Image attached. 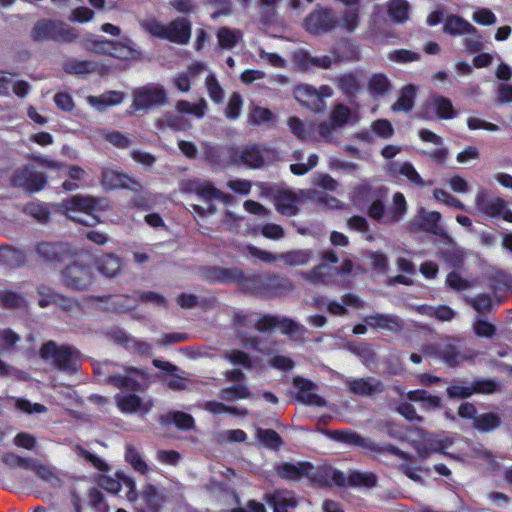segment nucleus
Listing matches in <instances>:
<instances>
[{"label": "nucleus", "instance_id": "f257e3e1", "mask_svg": "<svg viewBox=\"0 0 512 512\" xmlns=\"http://www.w3.org/2000/svg\"><path fill=\"white\" fill-rule=\"evenodd\" d=\"M61 207L73 221L86 226H93L99 222L96 212L106 209L107 204L91 196L77 195L63 200Z\"/></svg>", "mask_w": 512, "mask_h": 512}, {"label": "nucleus", "instance_id": "f03ea898", "mask_svg": "<svg viewBox=\"0 0 512 512\" xmlns=\"http://www.w3.org/2000/svg\"><path fill=\"white\" fill-rule=\"evenodd\" d=\"M168 103L167 93L163 86L149 84L138 87L132 92L131 109L134 112L149 113Z\"/></svg>", "mask_w": 512, "mask_h": 512}, {"label": "nucleus", "instance_id": "7ed1b4c3", "mask_svg": "<svg viewBox=\"0 0 512 512\" xmlns=\"http://www.w3.org/2000/svg\"><path fill=\"white\" fill-rule=\"evenodd\" d=\"M474 205L478 213L489 218L501 217L504 221L512 223V210L508 209L507 202L483 187H479L474 196Z\"/></svg>", "mask_w": 512, "mask_h": 512}, {"label": "nucleus", "instance_id": "20e7f679", "mask_svg": "<svg viewBox=\"0 0 512 512\" xmlns=\"http://www.w3.org/2000/svg\"><path fill=\"white\" fill-rule=\"evenodd\" d=\"M32 33L33 38L39 41L52 40L69 43L78 38V33L75 28L64 22L48 19L36 22L32 29Z\"/></svg>", "mask_w": 512, "mask_h": 512}, {"label": "nucleus", "instance_id": "39448f33", "mask_svg": "<svg viewBox=\"0 0 512 512\" xmlns=\"http://www.w3.org/2000/svg\"><path fill=\"white\" fill-rule=\"evenodd\" d=\"M40 355L60 370L75 371L77 368L78 353L69 346H58L55 342H48L42 346Z\"/></svg>", "mask_w": 512, "mask_h": 512}, {"label": "nucleus", "instance_id": "423d86ee", "mask_svg": "<svg viewBox=\"0 0 512 512\" xmlns=\"http://www.w3.org/2000/svg\"><path fill=\"white\" fill-rule=\"evenodd\" d=\"M293 95L301 106L321 112L325 108L323 99L332 97L333 92L329 86L325 85L316 89L309 84H300L295 87Z\"/></svg>", "mask_w": 512, "mask_h": 512}, {"label": "nucleus", "instance_id": "0eeeda50", "mask_svg": "<svg viewBox=\"0 0 512 512\" xmlns=\"http://www.w3.org/2000/svg\"><path fill=\"white\" fill-rule=\"evenodd\" d=\"M117 408L125 414H148L154 403L150 398L140 397L134 393L120 392L114 397Z\"/></svg>", "mask_w": 512, "mask_h": 512}, {"label": "nucleus", "instance_id": "6e6552de", "mask_svg": "<svg viewBox=\"0 0 512 512\" xmlns=\"http://www.w3.org/2000/svg\"><path fill=\"white\" fill-rule=\"evenodd\" d=\"M229 165H244L249 168H260L264 164V158L258 147L248 145L232 149L229 153Z\"/></svg>", "mask_w": 512, "mask_h": 512}, {"label": "nucleus", "instance_id": "1a4fd4ad", "mask_svg": "<svg viewBox=\"0 0 512 512\" xmlns=\"http://www.w3.org/2000/svg\"><path fill=\"white\" fill-rule=\"evenodd\" d=\"M102 186L107 190L126 188L131 190L140 189L137 181L113 167L102 169Z\"/></svg>", "mask_w": 512, "mask_h": 512}, {"label": "nucleus", "instance_id": "9d476101", "mask_svg": "<svg viewBox=\"0 0 512 512\" xmlns=\"http://www.w3.org/2000/svg\"><path fill=\"white\" fill-rule=\"evenodd\" d=\"M64 282L74 289H86L93 281L91 270L82 264L74 263L63 271Z\"/></svg>", "mask_w": 512, "mask_h": 512}, {"label": "nucleus", "instance_id": "9b49d317", "mask_svg": "<svg viewBox=\"0 0 512 512\" xmlns=\"http://www.w3.org/2000/svg\"><path fill=\"white\" fill-rule=\"evenodd\" d=\"M264 500L272 507L273 512H289V509H295L300 501L292 491L286 489L267 492Z\"/></svg>", "mask_w": 512, "mask_h": 512}, {"label": "nucleus", "instance_id": "f8f14e48", "mask_svg": "<svg viewBox=\"0 0 512 512\" xmlns=\"http://www.w3.org/2000/svg\"><path fill=\"white\" fill-rule=\"evenodd\" d=\"M180 191L185 194L195 193L204 200H214L221 196V191L216 189L209 181L201 179H187L180 183Z\"/></svg>", "mask_w": 512, "mask_h": 512}, {"label": "nucleus", "instance_id": "ddd939ff", "mask_svg": "<svg viewBox=\"0 0 512 512\" xmlns=\"http://www.w3.org/2000/svg\"><path fill=\"white\" fill-rule=\"evenodd\" d=\"M305 26L312 33L327 32L337 26V20L329 10H316L307 16Z\"/></svg>", "mask_w": 512, "mask_h": 512}, {"label": "nucleus", "instance_id": "4468645a", "mask_svg": "<svg viewBox=\"0 0 512 512\" xmlns=\"http://www.w3.org/2000/svg\"><path fill=\"white\" fill-rule=\"evenodd\" d=\"M330 439L350 446L361 447L365 450L378 451V446L374 442L363 438L358 433L351 430H335L325 432Z\"/></svg>", "mask_w": 512, "mask_h": 512}, {"label": "nucleus", "instance_id": "2eb2a0df", "mask_svg": "<svg viewBox=\"0 0 512 512\" xmlns=\"http://www.w3.org/2000/svg\"><path fill=\"white\" fill-rule=\"evenodd\" d=\"M153 363L157 368L167 373V376L163 380L167 387L174 391H180L187 388L189 380L184 376L185 373L183 371L180 372L177 366L170 362L158 359H155Z\"/></svg>", "mask_w": 512, "mask_h": 512}, {"label": "nucleus", "instance_id": "dca6fc26", "mask_svg": "<svg viewBox=\"0 0 512 512\" xmlns=\"http://www.w3.org/2000/svg\"><path fill=\"white\" fill-rule=\"evenodd\" d=\"M167 40L177 44H186L191 37V25L185 18H176L167 24Z\"/></svg>", "mask_w": 512, "mask_h": 512}, {"label": "nucleus", "instance_id": "f3484780", "mask_svg": "<svg viewBox=\"0 0 512 512\" xmlns=\"http://www.w3.org/2000/svg\"><path fill=\"white\" fill-rule=\"evenodd\" d=\"M243 378L244 373L239 368H233L230 371L226 370V381L236 382L234 385L226 386V400H239L249 396L247 387L241 382Z\"/></svg>", "mask_w": 512, "mask_h": 512}, {"label": "nucleus", "instance_id": "a211bd4d", "mask_svg": "<svg viewBox=\"0 0 512 512\" xmlns=\"http://www.w3.org/2000/svg\"><path fill=\"white\" fill-rule=\"evenodd\" d=\"M139 378L142 373L134 368L124 369L122 373H113L108 376V382L118 388L135 390L140 386Z\"/></svg>", "mask_w": 512, "mask_h": 512}, {"label": "nucleus", "instance_id": "6ab92c4d", "mask_svg": "<svg viewBox=\"0 0 512 512\" xmlns=\"http://www.w3.org/2000/svg\"><path fill=\"white\" fill-rule=\"evenodd\" d=\"M113 49L110 50L109 55L120 60H129L141 58L140 50L135 47L134 41L129 37H122L119 41H112Z\"/></svg>", "mask_w": 512, "mask_h": 512}, {"label": "nucleus", "instance_id": "aec40b11", "mask_svg": "<svg viewBox=\"0 0 512 512\" xmlns=\"http://www.w3.org/2000/svg\"><path fill=\"white\" fill-rule=\"evenodd\" d=\"M364 321L371 328L391 332L398 331L402 326L401 320L397 316L388 314L370 315L365 317Z\"/></svg>", "mask_w": 512, "mask_h": 512}, {"label": "nucleus", "instance_id": "412c9836", "mask_svg": "<svg viewBox=\"0 0 512 512\" xmlns=\"http://www.w3.org/2000/svg\"><path fill=\"white\" fill-rule=\"evenodd\" d=\"M312 468V465L308 462L282 463L277 468V474L283 479L294 481L309 475Z\"/></svg>", "mask_w": 512, "mask_h": 512}, {"label": "nucleus", "instance_id": "4be33fe9", "mask_svg": "<svg viewBox=\"0 0 512 512\" xmlns=\"http://www.w3.org/2000/svg\"><path fill=\"white\" fill-rule=\"evenodd\" d=\"M441 220V214L436 211H426L424 208H420L417 215L418 226L426 231L433 234H440L442 232L439 222Z\"/></svg>", "mask_w": 512, "mask_h": 512}, {"label": "nucleus", "instance_id": "5701e85b", "mask_svg": "<svg viewBox=\"0 0 512 512\" xmlns=\"http://www.w3.org/2000/svg\"><path fill=\"white\" fill-rule=\"evenodd\" d=\"M124 100V95L118 91H110L104 93L98 97L89 96L87 97V102L90 106L94 107L99 111H103L108 107L117 106L121 104Z\"/></svg>", "mask_w": 512, "mask_h": 512}, {"label": "nucleus", "instance_id": "b1692460", "mask_svg": "<svg viewBox=\"0 0 512 512\" xmlns=\"http://www.w3.org/2000/svg\"><path fill=\"white\" fill-rule=\"evenodd\" d=\"M391 168L393 170L394 175H400L402 177H405L407 180H409L412 184L416 186L425 187L432 185V181L423 180L419 173L416 171V169L408 162L392 164Z\"/></svg>", "mask_w": 512, "mask_h": 512}, {"label": "nucleus", "instance_id": "393cba45", "mask_svg": "<svg viewBox=\"0 0 512 512\" xmlns=\"http://www.w3.org/2000/svg\"><path fill=\"white\" fill-rule=\"evenodd\" d=\"M428 107L438 116L440 119H452L456 116L452 101L444 96H433L429 101Z\"/></svg>", "mask_w": 512, "mask_h": 512}, {"label": "nucleus", "instance_id": "a878e982", "mask_svg": "<svg viewBox=\"0 0 512 512\" xmlns=\"http://www.w3.org/2000/svg\"><path fill=\"white\" fill-rule=\"evenodd\" d=\"M444 31L452 35L461 36L476 32V28L459 16L449 15L444 23Z\"/></svg>", "mask_w": 512, "mask_h": 512}, {"label": "nucleus", "instance_id": "bb28decb", "mask_svg": "<svg viewBox=\"0 0 512 512\" xmlns=\"http://www.w3.org/2000/svg\"><path fill=\"white\" fill-rule=\"evenodd\" d=\"M298 198L297 196L289 191L282 190L278 192L276 197V208L277 210L287 216H293L298 212Z\"/></svg>", "mask_w": 512, "mask_h": 512}, {"label": "nucleus", "instance_id": "cd10ccee", "mask_svg": "<svg viewBox=\"0 0 512 512\" xmlns=\"http://www.w3.org/2000/svg\"><path fill=\"white\" fill-rule=\"evenodd\" d=\"M407 212V202L404 195L397 192L393 195L392 204L386 211V224L397 223Z\"/></svg>", "mask_w": 512, "mask_h": 512}, {"label": "nucleus", "instance_id": "c85d7f7f", "mask_svg": "<svg viewBox=\"0 0 512 512\" xmlns=\"http://www.w3.org/2000/svg\"><path fill=\"white\" fill-rule=\"evenodd\" d=\"M391 90L389 79L381 73L373 74L367 83V91L373 98H379L388 94Z\"/></svg>", "mask_w": 512, "mask_h": 512}, {"label": "nucleus", "instance_id": "c756f323", "mask_svg": "<svg viewBox=\"0 0 512 512\" xmlns=\"http://www.w3.org/2000/svg\"><path fill=\"white\" fill-rule=\"evenodd\" d=\"M417 87L413 84H407L401 89V93L396 102L392 105L394 112H409L414 106V98Z\"/></svg>", "mask_w": 512, "mask_h": 512}, {"label": "nucleus", "instance_id": "7c9ffc66", "mask_svg": "<svg viewBox=\"0 0 512 512\" xmlns=\"http://www.w3.org/2000/svg\"><path fill=\"white\" fill-rule=\"evenodd\" d=\"M313 253L309 249H294L279 255L288 266L297 267L307 265L312 259Z\"/></svg>", "mask_w": 512, "mask_h": 512}, {"label": "nucleus", "instance_id": "2f4dec72", "mask_svg": "<svg viewBox=\"0 0 512 512\" xmlns=\"http://www.w3.org/2000/svg\"><path fill=\"white\" fill-rule=\"evenodd\" d=\"M349 389L360 396H371L382 391L380 382L363 378L350 381Z\"/></svg>", "mask_w": 512, "mask_h": 512}, {"label": "nucleus", "instance_id": "473e14b6", "mask_svg": "<svg viewBox=\"0 0 512 512\" xmlns=\"http://www.w3.org/2000/svg\"><path fill=\"white\" fill-rule=\"evenodd\" d=\"M502 421L497 413L487 412L477 416L472 426L479 432L488 433L500 427Z\"/></svg>", "mask_w": 512, "mask_h": 512}, {"label": "nucleus", "instance_id": "72a5a7b5", "mask_svg": "<svg viewBox=\"0 0 512 512\" xmlns=\"http://www.w3.org/2000/svg\"><path fill=\"white\" fill-rule=\"evenodd\" d=\"M37 252L48 261L62 260L68 253V248L63 244L41 243L37 247Z\"/></svg>", "mask_w": 512, "mask_h": 512}, {"label": "nucleus", "instance_id": "f704fd0d", "mask_svg": "<svg viewBox=\"0 0 512 512\" xmlns=\"http://www.w3.org/2000/svg\"><path fill=\"white\" fill-rule=\"evenodd\" d=\"M203 70L204 66L202 64H194L190 66L185 73L177 74L174 77V86L181 92H188L191 86V77L197 75Z\"/></svg>", "mask_w": 512, "mask_h": 512}, {"label": "nucleus", "instance_id": "c9c22d12", "mask_svg": "<svg viewBox=\"0 0 512 512\" xmlns=\"http://www.w3.org/2000/svg\"><path fill=\"white\" fill-rule=\"evenodd\" d=\"M141 28L155 38L167 40V24L155 19L146 18L139 22Z\"/></svg>", "mask_w": 512, "mask_h": 512}, {"label": "nucleus", "instance_id": "e433bc0d", "mask_svg": "<svg viewBox=\"0 0 512 512\" xmlns=\"http://www.w3.org/2000/svg\"><path fill=\"white\" fill-rule=\"evenodd\" d=\"M360 25L359 9H347L342 13L339 20H337V26L345 30L348 33L354 32Z\"/></svg>", "mask_w": 512, "mask_h": 512}, {"label": "nucleus", "instance_id": "4c0bfd02", "mask_svg": "<svg viewBox=\"0 0 512 512\" xmlns=\"http://www.w3.org/2000/svg\"><path fill=\"white\" fill-rule=\"evenodd\" d=\"M337 85L345 94L352 95L361 89V83L355 73H343L338 77Z\"/></svg>", "mask_w": 512, "mask_h": 512}, {"label": "nucleus", "instance_id": "58836bf2", "mask_svg": "<svg viewBox=\"0 0 512 512\" xmlns=\"http://www.w3.org/2000/svg\"><path fill=\"white\" fill-rule=\"evenodd\" d=\"M142 496L146 501L147 505L152 509L158 508L165 501L164 491L152 484L145 485L142 491Z\"/></svg>", "mask_w": 512, "mask_h": 512}, {"label": "nucleus", "instance_id": "ea45409f", "mask_svg": "<svg viewBox=\"0 0 512 512\" xmlns=\"http://www.w3.org/2000/svg\"><path fill=\"white\" fill-rule=\"evenodd\" d=\"M125 460L130 463L135 471L145 475L149 472V466L144 461L139 451L132 445L126 446Z\"/></svg>", "mask_w": 512, "mask_h": 512}, {"label": "nucleus", "instance_id": "a19ab883", "mask_svg": "<svg viewBox=\"0 0 512 512\" xmlns=\"http://www.w3.org/2000/svg\"><path fill=\"white\" fill-rule=\"evenodd\" d=\"M121 268L120 259L114 255L108 254L98 260V270L107 277H114Z\"/></svg>", "mask_w": 512, "mask_h": 512}, {"label": "nucleus", "instance_id": "79ce46f5", "mask_svg": "<svg viewBox=\"0 0 512 512\" xmlns=\"http://www.w3.org/2000/svg\"><path fill=\"white\" fill-rule=\"evenodd\" d=\"M351 486L372 488L377 485V476L373 472L355 471L348 477Z\"/></svg>", "mask_w": 512, "mask_h": 512}, {"label": "nucleus", "instance_id": "37998d69", "mask_svg": "<svg viewBox=\"0 0 512 512\" xmlns=\"http://www.w3.org/2000/svg\"><path fill=\"white\" fill-rule=\"evenodd\" d=\"M409 5L405 0H390L388 3V13L396 22H404L408 19Z\"/></svg>", "mask_w": 512, "mask_h": 512}, {"label": "nucleus", "instance_id": "c03bdc74", "mask_svg": "<svg viewBox=\"0 0 512 512\" xmlns=\"http://www.w3.org/2000/svg\"><path fill=\"white\" fill-rule=\"evenodd\" d=\"M1 462L9 468L20 467L30 469L35 466V460L31 458H23L14 453L8 452L1 456Z\"/></svg>", "mask_w": 512, "mask_h": 512}, {"label": "nucleus", "instance_id": "a18cd8bd", "mask_svg": "<svg viewBox=\"0 0 512 512\" xmlns=\"http://www.w3.org/2000/svg\"><path fill=\"white\" fill-rule=\"evenodd\" d=\"M64 68L68 73L87 74L96 70L97 66L88 60L71 59L66 62Z\"/></svg>", "mask_w": 512, "mask_h": 512}, {"label": "nucleus", "instance_id": "49530a36", "mask_svg": "<svg viewBox=\"0 0 512 512\" xmlns=\"http://www.w3.org/2000/svg\"><path fill=\"white\" fill-rule=\"evenodd\" d=\"M337 62V57L334 55H306L305 66H315L321 69H329Z\"/></svg>", "mask_w": 512, "mask_h": 512}, {"label": "nucleus", "instance_id": "de8ad7c7", "mask_svg": "<svg viewBox=\"0 0 512 512\" xmlns=\"http://www.w3.org/2000/svg\"><path fill=\"white\" fill-rule=\"evenodd\" d=\"M350 117V109L343 104L336 105L330 114V120L334 123V126H337L338 128L346 124Z\"/></svg>", "mask_w": 512, "mask_h": 512}, {"label": "nucleus", "instance_id": "09e8293b", "mask_svg": "<svg viewBox=\"0 0 512 512\" xmlns=\"http://www.w3.org/2000/svg\"><path fill=\"white\" fill-rule=\"evenodd\" d=\"M257 438L263 445L269 448H275L281 445L279 434L271 429H257Z\"/></svg>", "mask_w": 512, "mask_h": 512}, {"label": "nucleus", "instance_id": "8fccbe9b", "mask_svg": "<svg viewBox=\"0 0 512 512\" xmlns=\"http://www.w3.org/2000/svg\"><path fill=\"white\" fill-rule=\"evenodd\" d=\"M205 102L202 100L199 104H191L187 101H178L175 105V109L180 114H193L197 117L204 115Z\"/></svg>", "mask_w": 512, "mask_h": 512}, {"label": "nucleus", "instance_id": "3c124183", "mask_svg": "<svg viewBox=\"0 0 512 512\" xmlns=\"http://www.w3.org/2000/svg\"><path fill=\"white\" fill-rule=\"evenodd\" d=\"M73 450L77 456L89 461L98 470H100V471L108 470V465L102 459H100L98 456L90 453L83 447L77 445L73 448Z\"/></svg>", "mask_w": 512, "mask_h": 512}, {"label": "nucleus", "instance_id": "603ef678", "mask_svg": "<svg viewBox=\"0 0 512 512\" xmlns=\"http://www.w3.org/2000/svg\"><path fill=\"white\" fill-rule=\"evenodd\" d=\"M419 58L420 55L418 53L405 49L394 50L388 54L389 60L401 64L418 61Z\"/></svg>", "mask_w": 512, "mask_h": 512}, {"label": "nucleus", "instance_id": "864d4df0", "mask_svg": "<svg viewBox=\"0 0 512 512\" xmlns=\"http://www.w3.org/2000/svg\"><path fill=\"white\" fill-rule=\"evenodd\" d=\"M205 83L210 98L216 103H221L223 100L222 87L220 86L215 76L208 74L205 79Z\"/></svg>", "mask_w": 512, "mask_h": 512}, {"label": "nucleus", "instance_id": "5fc2aeb1", "mask_svg": "<svg viewBox=\"0 0 512 512\" xmlns=\"http://www.w3.org/2000/svg\"><path fill=\"white\" fill-rule=\"evenodd\" d=\"M433 196L436 200H439L447 206L454 207L456 209L465 210L466 206L458 199L454 198L450 193L443 189L436 188L433 190Z\"/></svg>", "mask_w": 512, "mask_h": 512}, {"label": "nucleus", "instance_id": "6e6d98bb", "mask_svg": "<svg viewBox=\"0 0 512 512\" xmlns=\"http://www.w3.org/2000/svg\"><path fill=\"white\" fill-rule=\"evenodd\" d=\"M288 126L291 132L300 139H306L310 135L311 125L307 127V125L297 117H290L288 119Z\"/></svg>", "mask_w": 512, "mask_h": 512}, {"label": "nucleus", "instance_id": "4d7b16f0", "mask_svg": "<svg viewBox=\"0 0 512 512\" xmlns=\"http://www.w3.org/2000/svg\"><path fill=\"white\" fill-rule=\"evenodd\" d=\"M15 407L26 414L45 413L47 408L40 403H32L26 399H15Z\"/></svg>", "mask_w": 512, "mask_h": 512}, {"label": "nucleus", "instance_id": "13d9d810", "mask_svg": "<svg viewBox=\"0 0 512 512\" xmlns=\"http://www.w3.org/2000/svg\"><path fill=\"white\" fill-rule=\"evenodd\" d=\"M441 355L450 365H458L465 360V356L452 344H446L441 350Z\"/></svg>", "mask_w": 512, "mask_h": 512}, {"label": "nucleus", "instance_id": "bf43d9fd", "mask_svg": "<svg viewBox=\"0 0 512 512\" xmlns=\"http://www.w3.org/2000/svg\"><path fill=\"white\" fill-rule=\"evenodd\" d=\"M226 357L231 365L241 366L244 369H250L252 366L250 357L240 350L233 349L226 355Z\"/></svg>", "mask_w": 512, "mask_h": 512}, {"label": "nucleus", "instance_id": "052dcab7", "mask_svg": "<svg viewBox=\"0 0 512 512\" xmlns=\"http://www.w3.org/2000/svg\"><path fill=\"white\" fill-rule=\"evenodd\" d=\"M352 305H358V299L353 295H346L343 298V303H337V302H330L328 304V310L334 315H345L346 314V307L345 306H352Z\"/></svg>", "mask_w": 512, "mask_h": 512}, {"label": "nucleus", "instance_id": "680f3d73", "mask_svg": "<svg viewBox=\"0 0 512 512\" xmlns=\"http://www.w3.org/2000/svg\"><path fill=\"white\" fill-rule=\"evenodd\" d=\"M277 327H279L284 334L291 337H298L304 332L303 326L288 318L279 320Z\"/></svg>", "mask_w": 512, "mask_h": 512}, {"label": "nucleus", "instance_id": "e2e57ef3", "mask_svg": "<svg viewBox=\"0 0 512 512\" xmlns=\"http://www.w3.org/2000/svg\"><path fill=\"white\" fill-rule=\"evenodd\" d=\"M472 327H473L474 333L479 337L490 338L496 332L495 326L484 319H477L473 323Z\"/></svg>", "mask_w": 512, "mask_h": 512}, {"label": "nucleus", "instance_id": "0e129e2a", "mask_svg": "<svg viewBox=\"0 0 512 512\" xmlns=\"http://www.w3.org/2000/svg\"><path fill=\"white\" fill-rule=\"evenodd\" d=\"M372 131L382 138H389L393 135L394 129L386 119H379L371 124Z\"/></svg>", "mask_w": 512, "mask_h": 512}, {"label": "nucleus", "instance_id": "69168bd1", "mask_svg": "<svg viewBox=\"0 0 512 512\" xmlns=\"http://www.w3.org/2000/svg\"><path fill=\"white\" fill-rule=\"evenodd\" d=\"M397 411L408 421H411V422H422L423 421V417L417 413L415 407L406 401L399 404V406L397 407Z\"/></svg>", "mask_w": 512, "mask_h": 512}, {"label": "nucleus", "instance_id": "338daca9", "mask_svg": "<svg viewBox=\"0 0 512 512\" xmlns=\"http://www.w3.org/2000/svg\"><path fill=\"white\" fill-rule=\"evenodd\" d=\"M95 13L87 7H78L71 11L69 20L71 22L86 23L93 20Z\"/></svg>", "mask_w": 512, "mask_h": 512}, {"label": "nucleus", "instance_id": "774afa93", "mask_svg": "<svg viewBox=\"0 0 512 512\" xmlns=\"http://www.w3.org/2000/svg\"><path fill=\"white\" fill-rule=\"evenodd\" d=\"M238 503H239L238 496L232 495V502L230 504L233 505V507H231L229 509V511L230 512H267L264 505L259 502H256V501H250L248 503V509H243V508L237 507Z\"/></svg>", "mask_w": 512, "mask_h": 512}]
</instances>
